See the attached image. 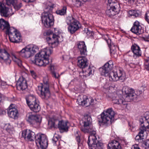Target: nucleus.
I'll return each instance as SVG.
<instances>
[{
    "instance_id": "nucleus-1",
    "label": "nucleus",
    "mask_w": 149,
    "mask_h": 149,
    "mask_svg": "<svg viewBox=\"0 0 149 149\" xmlns=\"http://www.w3.org/2000/svg\"><path fill=\"white\" fill-rule=\"evenodd\" d=\"M54 33L52 34V38L48 37L47 40L49 44L52 46V47H47L42 49L38 54L35 56V59L32 61L33 63L41 66H45L49 64V57L52 53V48L57 46L59 42L63 40L62 37H60L61 31L57 28L54 29Z\"/></svg>"
},
{
    "instance_id": "nucleus-2",
    "label": "nucleus",
    "mask_w": 149,
    "mask_h": 149,
    "mask_svg": "<svg viewBox=\"0 0 149 149\" xmlns=\"http://www.w3.org/2000/svg\"><path fill=\"white\" fill-rule=\"evenodd\" d=\"M113 66L112 62L109 61L102 68H99L101 74L105 77H108L109 80L111 81H115L118 80L123 81L126 78L125 73L120 69L116 71L110 72Z\"/></svg>"
},
{
    "instance_id": "nucleus-3",
    "label": "nucleus",
    "mask_w": 149,
    "mask_h": 149,
    "mask_svg": "<svg viewBox=\"0 0 149 149\" xmlns=\"http://www.w3.org/2000/svg\"><path fill=\"white\" fill-rule=\"evenodd\" d=\"M82 121L84 125L81 128V131L85 133L89 132L90 135L96 134V132L91 125L92 120L90 116L85 115L82 118Z\"/></svg>"
},
{
    "instance_id": "nucleus-4",
    "label": "nucleus",
    "mask_w": 149,
    "mask_h": 149,
    "mask_svg": "<svg viewBox=\"0 0 149 149\" xmlns=\"http://www.w3.org/2000/svg\"><path fill=\"white\" fill-rule=\"evenodd\" d=\"M98 140L100 139L98 135L96 134L89 135L88 141V144L90 149H103V143Z\"/></svg>"
},
{
    "instance_id": "nucleus-5",
    "label": "nucleus",
    "mask_w": 149,
    "mask_h": 149,
    "mask_svg": "<svg viewBox=\"0 0 149 149\" xmlns=\"http://www.w3.org/2000/svg\"><path fill=\"white\" fill-rule=\"evenodd\" d=\"M58 119L56 117H53L49 120L48 125L51 127L55 128L56 127L57 124L58 123V127L61 132L67 131L68 130V122L62 120L59 121L58 123Z\"/></svg>"
},
{
    "instance_id": "nucleus-6",
    "label": "nucleus",
    "mask_w": 149,
    "mask_h": 149,
    "mask_svg": "<svg viewBox=\"0 0 149 149\" xmlns=\"http://www.w3.org/2000/svg\"><path fill=\"white\" fill-rule=\"evenodd\" d=\"M38 48L36 45H28L19 52V55L25 58H28L33 56L38 51Z\"/></svg>"
},
{
    "instance_id": "nucleus-7",
    "label": "nucleus",
    "mask_w": 149,
    "mask_h": 149,
    "mask_svg": "<svg viewBox=\"0 0 149 149\" xmlns=\"http://www.w3.org/2000/svg\"><path fill=\"white\" fill-rule=\"evenodd\" d=\"M115 112L112 108H109L104 111L101 114V123L102 125L107 126L114 118Z\"/></svg>"
},
{
    "instance_id": "nucleus-8",
    "label": "nucleus",
    "mask_w": 149,
    "mask_h": 149,
    "mask_svg": "<svg viewBox=\"0 0 149 149\" xmlns=\"http://www.w3.org/2000/svg\"><path fill=\"white\" fill-rule=\"evenodd\" d=\"M108 5L110 8L106 11V13L109 16H113L118 13L120 10V6L116 0H108Z\"/></svg>"
},
{
    "instance_id": "nucleus-9",
    "label": "nucleus",
    "mask_w": 149,
    "mask_h": 149,
    "mask_svg": "<svg viewBox=\"0 0 149 149\" xmlns=\"http://www.w3.org/2000/svg\"><path fill=\"white\" fill-rule=\"evenodd\" d=\"M66 22L69 25L68 28V31L71 34L74 33L79 29V22L72 17H68Z\"/></svg>"
},
{
    "instance_id": "nucleus-10",
    "label": "nucleus",
    "mask_w": 149,
    "mask_h": 149,
    "mask_svg": "<svg viewBox=\"0 0 149 149\" xmlns=\"http://www.w3.org/2000/svg\"><path fill=\"white\" fill-rule=\"evenodd\" d=\"M42 20L45 26L47 28L51 27L54 23L53 15L48 11H45L42 15Z\"/></svg>"
},
{
    "instance_id": "nucleus-11",
    "label": "nucleus",
    "mask_w": 149,
    "mask_h": 149,
    "mask_svg": "<svg viewBox=\"0 0 149 149\" xmlns=\"http://www.w3.org/2000/svg\"><path fill=\"white\" fill-rule=\"evenodd\" d=\"M26 103L30 109L35 112L39 111L40 107L38 102L35 97L30 96L29 99H26Z\"/></svg>"
},
{
    "instance_id": "nucleus-12",
    "label": "nucleus",
    "mask_w": 149,
    "mask_h": 149,
    "mask_svg": "<svg viewBox=\"0 0 149 149\" xmlns=\"http://www.w3.org/2000/svg\"><path fill=\"white\" fill-rule=\"evenodd\" d=\"M36 143L39 146L40 149H45L48 146V140L46 135L38 134L36 135Z\"/></svg>"
},
{
    "instance_id": "nucleus-13",
    "label": "nucleus",
    "mask_w": 149,
    "mask_h": 149,
    "mask_svg": "<svg viewBox=\"0 0 149 149\" xmlns=\"http://www.w3.org/2000/svg\"><path fill=\"white\" fill-rule=\"evenodd\" d=\"M38 88L39 91L40 92V96L42 98H47L50 97L49 85L47 81H44L43 83L38 86Z\"/></svg>"
},
{
    "instance_id": "nucleus-14",
    "label": "nucleus",
    "mask_w": 149,
    "mask_h": 149,
    "mask_svg": "<svg viewBox=\"0 0 149 149\" xmlns=\"http://www.w3.org/2000/svg\"><path fill=\"white\" fill-rule=\"evenodd\" d=\"M9 36L10 40L13 42H18L21 39L20 33L14 28L11 27L10 31L7 34Z\"/></svg>"
},
{
    "instance_id": "nucleus-15",
    "label": "nucleus",
    "mask_w": 149,
    "mask_h": 149,
    "mask_svg": "<svg viewBox=\"0 0 149 149\" xmlns=\"http://www.w3.org/2000/svg\"><path fill=\"white\" fill-rule=\"evenodd\" d=\"M94 100L91 97L88 98L86 95H81L78 97L77 102L79 105L86 106V107L92 104Z\"/></svg>"
},
{
    "instance_id": "nucleus-16",
    "label": "nucleus",
    "mask_w": 149,
    "mask_h": 149,
    "mask_svg": "<svg viewBox=\"0 0 149 149\" xmlns=\"http://www.w3.org/2000/svg\"><path fill=\"white\" fill-rule=\"evenodd\" d=\"M0 61L8 65H10L11 63L10 55L5 49H0Z\"/></svg>"
},
{
    "instance_id": "nucleus-17",
    "label": "nucleus",
    "mask_w": 149,
    "mask_h": 149,
    "mask_svg": "<svg viewBox=\"0 0 149 149\" xmlns=\"http://www.w3.org/2000/svg\"><path fill=\"white\" fill-rule=\"evenodd\" d=\"M13 13L12 8H8L0 2V14L2 16L7 17L11 16Z\"/></svg>"
},
{
    "instance_id": "nucleus-18",
    "label": "nucleus",
    "mask_w": 149,
    "mask_h": 149,
    "mask_svg": "<svg viewBox=\"0 0 149 149\" xmlns=\"http://www.w3.org/2000/svg\"><path fill=\"white\" fill-rule=\"evenodd\" d=\"M13 104H11L7 109L8 116L10 118L16 119L19 116L17 110Z\"/></svg>"
},
{
    "instance_id": "nucleus-19",
    "label": "nucleus",
    "mask_w": 149,
    "mask_h": 149,
    "mask_svg": "<svg viewBox=\"0 0 149 149\" xmlns=\"http://www.w3.org/2000/svg\"><path fill=\"white\" fill-rule=\"evenodd\" d=\"M22 136L26 140L32 141L35 139L36 140V136L35 133L30 130H26L22 131Z\"/></svg>"
},
{
    "instance_id": "nucleus-20",
    "label": "nucleus",
    "mask_w": 149,
    "mask_h": 149,
    "mask_svg": "<svg viewBox=\"0 0 149 149\" xmlns=\"http://www.w3.org/2000/svg\"><path fill=\"white\" fill-rule=\"evenodd\" d=\"M77 60V65L81 68H84L88 65V61L85 56H78Z\"/></svg>"
},
{
    "instance_id": "nucleus-21",
    "label": "nucleus",
    "mask_w": 149,
    "mask_h": 149,
    "mask_svg": "<svg viewBox=\"0 0 149 149\" xmlns=\"http://www.w3.org/2000/svg\"><path fill=\"white\" fill-rule=\"evenodd\" d=\"M16 86L18 90L23 91L25 90L27 88V81L23 77H20L17 82Z\"/></svg>"
},
{
    "instance_id": "nucleus-22",
    "label": "nucleus",
    "mask_w": 149,
    "mask_h": 149,
    "mask_svg": "<svg viewBox=\"0 0 149 149\" xmlns=\"http://www.w3.org/2000/svg\"><path fill=\"white\" fill-rule=\"evenodd\" d=\"M131 31L133 33L139 35L144 32V30L142 29L141 26L139 24V22L136 21L133 24V26L131 28Z\"/></svg>"
},
{
    "instance_id": "nucleus-23",
    "label": "nucleus",
    "mask_w": 149,
    "mask_h": 149,
    "mask_svg": "<svg viewBox=\"0 0 149 149\" xmlns=\"http://www.w3.org/2000/svg\"><path fill=\"white\" fill-rule=\"evenodd\" d=\"M11 27H10L8 22L3 19H0V31H3L7 34L10 31V29Z\"/></svg>"
},
{
    "instance_id": "nucleus-24",
    "label": "nucleus",
    "mask_w": 149,
    "mask_h": 149,
    "mask_svg": "<svg viewBox=\"0 0 149 149\" xmlns=\"http://www.w3.org/2000/svg\"><path fill=\"white\" fill-rule=\"evenodd\" d=\"M131 49L133 53V57L135 58L140 56L141 54V52L140 47L136 44H133L131 47Z\"/></svg>"
},
{
    "instance_id": "nucleus-25",
    "label": "nucleus",
    "mask_w": 149,
    "mask_h": 149,
    "mask_svg": "<svg viewBox=\"0 0 149 149\" xmlns=\"http://www.w3.org/2000/svg\"><path fill=\"white\" fill-rule=\"evenodd\" d=\"M77 48L79 51L81 55L86 56L87 49L86 47L84 41L79 42L77 43Z\"/></svg>"
},
{
    "instance_id": "nucleus-26",
    "label": "nucleus",
    "mask_w": 149,
    "mask_h": 149,
    "mask_svg": "<svg viewBox=\"0 0 149 149\" xmlns=\"http://www.w3.org/2000/svg\"><path fill=\"white\" fill-rule=\"evenodd\" d=\"M139 131L138 135H137L135 138V140L139 141L143 139L144 133L146 132V128L145 124L142 125L141 124V126L139 128Z\"/></svg>"
},
{
    "instance_id": "nucleus-27",
    "label": "nucleus",
    "mask_w": 149,
    "mask_h": 149,
    "mask_svg": "<svg viewBox=\"0 0 149 149\" xmlns=\"http://www.w3.org/2000/svg\"><path fill=\"white\" fill-rule=\"evenodd\" d=\"M120 143L116 140L111 141L108 144V149H121Z\"/></svg>"
},
{
    "instance_id": "nucleus-28",
    "label": "nucleus",
    "mask_w": 149,
    "mask_h": 149,
    "mask_svg": "<svg viewBox=\"0 0 149 149\" xmlns=\"http://www.w3.org/2000/svg\"><path fill=\"white\" fill-rule=\"evenodd\" d=\"M139 122L142 125L145 124L146 128L149 129V113H147L145 116L140 119Z\"/></svg>"
},
{
    "instance_id": "nucleus-29",
    "label": "nucleus",
    "mask_w": 149,
    "mask_h": 149,
    "mask_svg": "<svg viewBox=\"0 0 149 149\" xmlns=\"http://www.w3.org/2000/svg\"><path fill=\"white\" fill-rule=\"evenodd\" d=\"M28 120L33 123L34 122L37 123H40L41 121L42 118L40 115H30L28 117Z\"/></svg>"
},
{
    "instance_id": "nucleus-30",
    "label": "nucleus",
    "mask_w": 149,
    "mask_h": 149,
    "mask_svg": "<svg viewBox=\"0 0 149 149\" xmlns=\"http://www.w3.org/2000/svg\"><path fill=\"white\" fill-rule=\"evenodd\" d=\"M9 5L11 4L12 5L15 10H18L22 6V3L19 0H14L8 3Z\"/></svg>"
},
{
    "instance_id": "nucleus-31",
    "label": "nucleus",
    "mask_w": 149,
    "mask_h": 149,
    "mask_svg": "<svg viewBox=\"0 0 149 149\" xmlns=\"http://www.w3.org/2000/svg\"><path fill=\"white\" fill-rule=\"evenodd\" d=\"M113 102L115 104H122L124 105V107L127 108V106L128 103L125 101L123 98H116L115 99H113L112 100Z\"/></svg>"
},
{
    "instance_id": "nucleus-32",
    "label": "nucleus",
    "mask_w": 149,
    "mask_h": 149,
    "mask_svg": "<svg viewBox=\"0 0 149 149\" xmlns=\"http://www.w3.org/2000/svg\"><path fill=\"white\" fill-rule=\"evenodd\" d=\"M137 92H135L133 89L131 88V102L132 101L136 102L138 101L139 95L137 94Z\"/></svg>"
},
{
    "instance_id": "nucleus-33",
    "label": "nucleus",
    "mask_w": 149,
    "mask_h": 149,
    "mask_svg": "<svg viewBox=\"0 0 149 149\" xmlns=\"http://www.w3.org/2000/svg\"><path fill=\"white\" fill-rule=\"evenodd\" d=\"M125 92L126 95L125 100L126 102H130V89L128 87H126L125 90ZM126 102V101H125Z\"/></svg>"
},
{
    "instance_id": "nucleus-34",
    "label": "nucleus",
    "mask_w": 149,
    "mask_h": 149,
    "mask_svg": "<svg viewBox=\"0 0 149 149\" xmlns=\"http://www.w3.org/2000/svg\"><path fill=\"white\" fill-rule=\"evenodd\" d=\"M2 127L5 130L9 133H10L12 130L13 127L9 123L3 124Z\"/></svg>"
},
{
    "instance_id": "nucleus-35",
    "label": "nucleus",
    "mask_w": 149,
    "mask_h": 149,
    "mask_svg": "<svg viewBox=\"0 0 149 149\" xmlns=\"http://www.w3.org/2000/svg\"><path fill=\"white\" fill-rule=\"evenodd\" d=\"M66 7L64 6L61 9L57 10L56 11V13L58 15H64L66 13Z\"/></svg>"
},
{
    "instance_id": "nucleus-36",
    "label": "nucleus",
    "mask_w": 149,
    "mask_h": 149,
    "mask_svg": "<svg viewBox=\"0 0 149 149\" xmlns=\"http://www.w3.org/2000/svg\"><path fill=\"white\" fill-rule=\"evenodd\" d=\"M140 15V13L139 11L135 10H131V17H137Z\"/></svg>"
},
{
    "instance_id": "nucleus-37",
    "label": "nucleus",
    "mask_w": 149,
    "mask_h": 149,
    "mask_svg": "<svg viewBox=\"0 0 149 149\" xmlns=\"http://www.w3.org/2000/svg\"><path fill=\"white\" fill-rule=\"evenodd\" d=\"M80 132L78 130H76L75 133V135L76 137V139L77 141L78 145L80 143Z\"/></svg>"
},
{
    "instance_id": "nucleus-38",
    "label": "nucleus",
    "mask_w": 149,
    "mask_h": 149,
    "mask_svg": "<svg viewBox=\"0 0 149 149\" xmlns=\"http://www.w3.org/2000/svg\"><path fill=\"white\" fill-rule=\"evenodd\" d=\"M74 4L75 6L78 7L81 5V2L80 0H73Z\"/></svg>"
},
{
    "instance_id": "nucleus-39",
    "label": "nucleus",
    "mask_w": 149,
    "mask_h": 149,
    "mask_svg": "<svg viewBox=\"0 0 149 149\" xmlns=\"http://www.w3.org/2000/svg\"><path fill=\"white\" fill-rule=\"evenodd\" d=\"M84 33H85L87 35L90 36L92 35L93 32L92 31L89 30L88 28H86L84 29Z\"/></svg>"
},
{
    "instance_id": "nucleus-40",
    "label": "nucleus",
    "mask_w": 149,
    "mask_h": 149,
    "mask_svg": "<svg viewBox=\"0 0 149 149\" xmlns=\"http://www.w3.org/2000/svg\"><path fill=\"white\" fill-rule=\"evenodd\" d=\"M145 68L149 70V58L145 59Z\"/></svg>"
},
{
    "instance_id": "nucleus-41",
    "label": "nucleus",
    "mask_w": 149,
    "mask_h": 149,
    "mask_svg": "<svg viewBox=\"0 0 149 149\" xmlns=\"http://www.w3.org/2000/svg\"><path fill=\"white\" fill-rule=\"evenodd\" d=\"M85 72L86 73V74L87 76H89L92 74V69L91 67H89L88 69L85 71Z\"/></svg>"
},
{
    "instance_id": "nucleus-42",
    "label": "nucleus",
    "mask_w": 149,
    "mask_h": 149,
    "mask_svg": "<svg viewBox=\"0 0 149 149\" xmlns=\"http://www.w3.org/2000/svg\"><path fill=\"white\" fill-rule=\"evenodd\" d=\"M145 17L146 20L149 24V10L146 12Z\"/></svg>"
},
{
    "instance_id": "nucleus-43",
    "label": "nucleus",
    "mask_w": 149,
    "mask_h": 149,
    "mask_svg": "<svg viewBox=\"0 0 149 149\" xmlns=\"http://www.w3.org/2000/svg\"><path fill=\"white\" fill-rule=\"evenodd\" d=\"M55 6V4H52L51 6H50L47 7L45 10V11H48V9H49V11L51 10L52 9H53L54 7Z\"/></svg>"
},
{
    "instance_id": "nucleus-44",
    "label": "nucleus",
    "mask_w": 149,
    "mask_h": 149,
    "mask_svg": "<svg viewBox=\"0 0 149 149\" xmlns=\"http://www.w3.org/2000/svg\"><path fill=\"white\" fill-rule=\"evenodd\" d=\"M15 59L14 60L15 62L17 63V64L19 66H20L21 65V61L19 59L17 58L15 56H14Z\"/></svg>"
},
{
    "instance_id": "nucleus-45",
    "label": "nucleus",
    "mask_w": 149,
    "mask_h": 149,
    "mask_svg": "<svg viewBox=\"0 0 149 149\" xmlns=\"http://www.w3.org/2000/svg\"><path fill=\"white\" fill-rule=\"evenodd\" d=\"M143 144L145 145L146 148H149V140L147 139L144 141Z\"/></svg>"
},
{
    "instance_id": "nucleus-46",
    "label": "nucleus",
    "mask_w": 149,
    "mask_h": 149,
    "mask_svg": "<svg viewBox=\"0 0 149 149\" xmlns=\"http://www.w3.org/2000/svg\"><path fill=\"white\" fill-rule=\"evenodd\" d=\"M52 74L53 77L56 78H58L60 77V75L58 73H56L55 72H52Z\"/></svg>"
},
{
    "instance_id": "nucleus-47",
    "label": "nucleus",
    "mask_w": 149,
    "mask_h": 149,
    "mask_svg": "<svg viewBox=\"0 0 149 149\" xmlns=\"http://www.w3.org/2000/svg\"><path fill=\"white\" fill-rule=\"evenodd\" d=\"M30 73L32 77L34 78H36L37 76L36 73L33 71H31Z\"/></svg>"
},
{
    "instance_id": "nucleus-48",
    "label": "nucleus",
    "mask_w": 149,
    "mask_h": 149,
    "mask_svg": "<svg viewBox=\"0 0 149 149\" xmlns=\"http://www.w3.org/2000/svg\"><path fill=\"white\" fill-rule=\"evenodd\" d=\"M58 140V138L56 136V135H54L52 139L53 142V143L55 144Z\"/></svg>"
},
{
    "instance_id": "nucleus-49",
    "label": "nucleus",
    "mask_w": 149,
    "mask_h": 149,
    "mask_svg": "<svg viewBox=\"0 0 149 149\" xmlns=\"http://www.w3.org/2000/svg\"><path fill=\"white\" fill-rule=\"evenodd\" d=\"M6 113V111L2 108L0 107V115H4Z\"/></svg>"
},
{
    "instance_id": "nucleus-50",
    "label": "nucleus",
    "mask_w": 149,
    "mask_h": 149,
    "mask_svg": "<svg viewBox=\"0 0 149 149\" xmlns=\"http://www.w3.org/2000/svg\"><path fill=\"white\" fill-rule=\"evenodd\" d=\"M7 85H8L6 84V82L2 81L0 80V86H5Z\"/></svg>"
},
{
    "instance_id": "nucleus-51",
    "label": "nucleus",
    "mask_w": 149,
    "mask_h": 149,
    "mask_svg": "<svg viewBox=\"0 0 149 149\" xmlns=\"http://www.w3.org/2000/svg\"><path fill=\"white\" fill-rule=\"evenodd\" d=\"M131 149H140L138 145L137 144H134L133 145L131 148Z\"/></svg>"
},
{
    "instance_id": "nucleus-52",
    "label": "nucleus",
    "mask_w": 149,
    "mask_h": 149,
    "mask_svg": "<svg viewBox=\"0 0 149 149\" xmlns=\"http://www.w3.org/2000/svg\"><path fill=\"white\" fill-rule=\"evenodd\" d=\"M24 2L26 3L32 2L34 1V0H22Z\"/></svg>"
},
{
    "instance_id": "nucleus-53",
    "label": "nucleus",
    "mask_w": 149,
    "mask_h": 149,
    "mask_svg": "<svg viewBox=\"0 0 149 149\" xmlns=\"http://www.w3.org/2000/svg\"><path fill=\"white\" fill-rule=\"evenodd\" d=\"M105 40H106L107 42L108 43V44H109V41H111L110 40H109L108 39H105Z\"/></svg>"
},
{
    "instance_id": "nucleus-54",
    "label": "nucleus",
    "mask_w": 149,
    "mask_h": 149,
    "mask_svg": "<svg viewBox=\"0 0 149 149\" xmlns=\"http://www.w3.org/2000/svg\"><path fill=\"white\" fill-rule=\"evenodd\" d=\"M50 68L51 70H52V69H53L54 68V66L52 65H51V66H50Z\"/></svg>"
},
{
    "instance_id": "nucleus-55",
    "label": "nucleus",
    "mask_w": 149,
    "mask_h": 149,
    "mask_svg": "<svg viewBox=\"0 0 149 149\" xmlns=\"http://www.w3.org/2000/svg\"><path fill=\"white\" fill-rule=\"evenodd\" d=\"M2 100V96L0 94V102Z\"/></svg>"
},
{
    "instance_id": "nucleus-56",
    "label": "nucleus",
    "mask_w": 149,
    "mask_h": 149,
    "mask_svg": "<svg viewBox=\"0 0 149 149\" xmlns=\"http://www.w3.org/2000/svg\"><path fill=\"white\" fill-rule=\"evenodd\" d=\"M136 0H131V2L132 1L133 2H136Z\"/></svg>"
},
{
    "instance_id": "nucleus-57",
    "label": "nucleus",
    "mask_w": 149,
    "mask_h": 149,
    "mask_svg": "<svg viewBox=\"0 0 149 149\" xmlns=\"http://www.w3.org/2000/svg\"><path fill=\"white\" fill-rule=\"evenodd\" d=\"M139 95L141 94L142 93V92L141 91H139Z\"/></svg>"
},
{
    "instance_id": "nucleus-58",
    "label": "nucleus",
    "mask_w": 149,
    "mask_h": 149,
    "mask_svg": "<svg viewBox=\"0 0 149 149\" xmlns=\"http://www.w3.org/2000/svg\"><path fill=\"white\" fill-rule=\"evenodd\" d=\"M130 12V11H129L128 12V13H129V12Z\"/></svg>"
},
{
    "instance_id": "nucleus-59",
    "label": "nucleus",
    "mask_w": 149,
    "mask_h": 149,
    "mask_svg": "<svg viewBox=\"0 0 149 149\" xmlns=\"http://www.w3.org/2000/svg\"><path fill=\"white\" fill-rule=\"evenodd\" d=\"M127 54H126V55H127Z\"/></svg>"
},
{
    "instance_id": "nucleus-60",
    "label": "nucleus",
    "mask_w": 149,
    "mask_h": 149,
    "mask_svg": "<svg viewBox=\"0 0 149 149\" xmlns=\"http://www.w3.org/2000/svg\"><path fill=\"white\" fill-rule=\"evenodd\" d=\"M1 148H2V147H1Z\"/></svg>"
},
{
    "instance_id": "nucleus-61",
    "label": "nucleus",
    "mask_w": 149,
    "mask_h": 149,
    "mask_svg": "<svg viewBox=\"0 0 149 149\" xmlns=\"http://www.w3.org/2000/svg\"><path fill=\"white\" fill-rule=\"evenodd\" d=\"M128 1H130V0H128Z\"/></svg>"
}]
</instances>
